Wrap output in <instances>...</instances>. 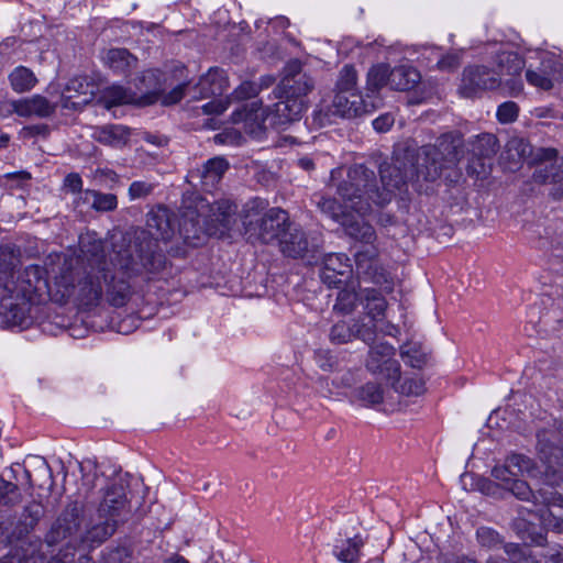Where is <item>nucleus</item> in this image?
<instances>
[{"label": "nucleus", "instance_id": "e2e57ef3", "mask_svg": "<svg viewBox=\"0 0 563 563\" xmlns=\"http://www.w3.org/2000/svg\"><path fill=\"white\" fill-rule=\"evenodd\" d=\"M461 64V56L457 53H449L442 56L438 63L437 67L440 70L451 71L457 68Z\"/></svg>", "mask_w": 563, "mask_h": 563}, {"label": "nucleus", "instance_id": "680f3d73", "mask_svg": "<svg viewBox=\"0 0 563 563\" xmlns=\"http://www.w3.org/2000/svg\"><path fill=\"white\" fill-rule=\"evenodd\" d=\"M233 95L238 100L253 98L258 95L257 86L255 85V81H243L234 89Z\"/></svg>", "mask_w": 563, "mask_h": 563}, {"label": "nucleus", "instance_id": "c03bdc74", "mask_svg": "<svg viewBox=\"0 0 563 563\" xmlns=\"http://www.w3.org/2000/svg\"><path fill=\"white\" fill-rule=\"evenodd\" d=\"M211 209L221 225L224 229H229L231 224V218L235 214L238 209L236 205L228 199H222L214 201Z\"/></svg>", "mask_w": 563, "mask_h": 563}, {"label": "nucleus", "instance_id": "5fc2aeb1", "mask_svg": "<svg viewBox=\"0 0 563 563\" xmlns=\"http://www.w3.org/2000/svg\"><path fill=\"white\" fill-rule=\"evenodd\" d=\"M401 356L413 368H421L428 363V354L416 345L408 346L407 350L401 352Z\"/></svg>", "mask_w": 563, "mask_h": 563}, {"label": "nucleus", "instance_id": "f3484780", "mask_svg": "<svg viewBox=\"0 0 563 563\" xmlns=\"http://www.w3.org/2000/svg\"><path fill=\"white\" fill-rule=\"evenodd\" d=\"M274 104V109L267 113L269 124L274 128H282L288 123L300 120L307 108L306 100L283 96Z\"/></svg>", "mask_w": 563, "mask_h": 563}, {"label": "nucleus", "instance_id": "e433bc0d", "mask_svg": "<svg viewBox=\"0 0 563 563\" xmlns=\"http://www.w3.org/2000/svg\"><path fill=\"white\" fill-rule=\"evenodd\" d=\"M539 166L533 173V179L538 184H558L563 180V162H552Z\"/></svg>", "mask_w": 563, "mask_h": 563}, {"label": "nucleus", "instance_id": "c9c22d12", "mask_svg": "<svg viewBox=\"0 0 563 563\" xmlns=\"http://www.w3.org/2000/svg\"><path fill=\"white\" fill-rule=\"evenodd\" d=\"M9 81L15 92L30 91L37 82L34 73L24 66L15 67L9 75Z\"/></svg>", "mask_w": 563, "mask_h": 563}, {"label": "nucleus", "instance_id": "a878e982", "mask_svg": "<svg viewBox=\"0 0 563 563\" xmlns=\"http://www.w3.org/2000/svg\"><path fill=\"white\" fill-rule=\"evenodd\" d=\"M229 168V163L223 157H213L207 161L201 169L197 170L201 187L206 191H212L222 179Z\"/></svg>", "mask_w": 563, "mask_h": 563}, {"label": "nucleus", "instance_id": "f257e3e1", "mask_svg": "<svg viewBox=\"0 0 563 563\" xmlns=\"http://www.w3.org/2000/svg\"><path fill=\"white\" fill-rule=\"evenodd\" d=\"M461 146V137L448 133L441 135L437 144L423 145L417 156L413 151H395L390 162L380 164L379 180L365 165H352L349 179L338 188L339 194L358 212L366 213L374 203H389L395 192L408 183L440 178L445 164L460 161Z\"/></svg>", "mask_w": 563, "mask_h": 563}, {"label": "nucleus", "instance_id": "20e7f679", "mask_svg": "<svg viewBox=\"0 0 563 563\" xmlns=\"http://www.w3.org/2000/svg\"><path fill=\"white\" fill-rule=\"evenodd\" d=\"M497 68L486 65H468L462 73L460 93L466 98L481 96L488 90L504 88L516 97L522 89L521 71L525 60L515 52H500L496 56Z\"/></svg>", "mask_w": 563, "mask_h": 563}, {"label": "nucleus", "instance_id": "58836bf2", "mask_svg": "<svg viewBox=\"0 0 563 563\" xmlns=\"http://www.w3.org/2000/svg\"><path fill=\"white\" fill-rule=\"evenodd\" d=\"M389 84V66L386 64L374 65L367 73L366 89L375 93Z\"/></svg>", "mask_w": 563, "mask_h": 563}, {"label": "nucleus", "instance_id": "4d7b16f0", "mask_svg": "<svg viewBox=\"0 0 563 563\" xmlns=\"http://www.w3.org/2000/svg\"><path fill=\"white\" fill-rule=\"evenodd\" d=\"M518 113V104L514 101H506L498 107L496 117L500 123L506 124L516 121Z\"/></svg>", "mask_w": 563, "mask_h": 563}, {"label": "nucleus", "instance_id": "774afa93", "mask_svg": "<svg viewBox=\"0 0 563 563\" xmlns=\"http://www.w3.org/2000/svg\"><path fill=\"white\" fill-rule=\"evenodd\" d=\"M64 186H65V188L69 189L74 194L80 192L81 188H82L81 177L79 176V174H76V173L68 174L65 177Z\"/></svg>", "mask_w": 563, "mask_h": 563}, {"label": "nucleus", "instance_id": "423d86ee", "mask_svg": "<svg viewBox=\"0 0 563 563\" xmlns=\"http://www.w3.org/2000/svg\"><path fill=\"white\" fill-rule=\"evenodd\" d=\"M267 207V200L254 198L245 205L243 217L245 233L265 244L279 242L290 223L285 210Z\"/></svg>", "mask_w": 563, "mask_h": 563}, {"label": "nucleus", "instance_id": "864d4df0", "mask_svg": "<svg viewBox=\"0 0 563 563\" xmlns=\"http://www.w3.org/2000/svg\"><path fill=\"white\" fill-rule=\"evenodd\" d=\"M44 516V507L41 503L32 501L25 506L22 520L23 525L26 528H34V526L40 521V519Z\"/></svg>", "mask_w": 563, "mask_h": 563}, {"label": "nucleus", "instance_id": "7c9ffc66", "mask_svg": "<svg viewBox=\"0 0 563 563\" xmlns=\"http://www.w3.org/2000/svg\"><path fill=\"white\" fill-rule=\"evenodd\" d=\"M98 102L107 109L128 103L137 104V95L123 86L111 85L101 91Z\"/></svg>", "mask_w": 563, "mask_h": 563}, {"label": "nucleus", "instance_id": "49530a36", "mask_svg": "<svg viewBox=\"0 0 563 563\" xmlns=\"http://www.w3.org/2000/svg\"><path fill=\"white\" fill-rule=\"evenodd\" d=\"M376 321H373V319H369L368 322H364V320L358 319L354 320L353 325V338L360 339L363 342L369 344L374 341L375 334H376Z\"/></svg>", "mask_w": 563, "mask_h": 563}, {"label": "nucleus", "instance_id": "c756f323", "mask_svg": "<svg viewBox=\"0 0 563 563\" xmlns=\"http://www.w3.org/2000/svg\"><path fill=\"white\" fill-rule=\"evenodd\" d=\"M92 135L101 144L122 147L129 142L131 130L120 124H107L97 128Z\"/></svg>", "mask_w": 563, "mask_h": 563}, {"label": "nucleus", "instance_id": "a211bd4d", "mask_svg": "<svg viewBox=\"0 0 563 563\" xmlns=\"http://www.w3.org/2000/svg\"><path fill=\"white\" fill-rule=\"evenodd\" d=\"M32 303L25 299H16L13 294H8L1 299L0 316L8 327H27L31 322Z\"/></svg>", "mask_w": 563, "mask_h": 563}, {"label": "nucleus", "instance_id": "dca6fc26", "mask_svg": "<svg viewBox=\"0 0 563 563\" xmlns=\"http://www.w3.org/2000/svg\"><path fill=\"white\" fill-rule=\"evenodd\" d=\"M97 512H99V519L108 517L118 522L126 519L130 509L123 485L113 484L108 487Z\"/></svg>", "mask_w": 563, "mask_h": 563}, {"label": "nucleus", "instance_id": "393cba45", "mask_svg": "<svg viewBox=\"0 0 563 563\" xmlns=\"http://www.w3.org/2000/svg\"><path fill=\"white\" fill-rule=\"evenodd\" d=\"M364 540L360 534L354 537H342L334 540L332 554L342 563H357Z\"/></svg>", "mask_w": 563, "mask_h": 563}, {"label": "nucleus", "instance_id": "4c0bfd02", "mask_svg": "<svg viewBox=\"0 0 563 563\" xmlns=\"http://www.w3.org/2000/svg\"><path fill=\"white\" fill-rule=\"evenodd\" d=\"M358 299L360 295L356 292V284L352 282L347 287L339 291L334 310L342 314H349L354 311Z\"/></svg>", "mask_w": 563, "mask_h": 563}, {"label": "nucleus", "instance_id": "f8f14e48", "mask_svg": "<svg viewBox=\"0 0 563 563\" xmlns=\"http://www.w3.org/2000/svg\"><path fill=\"white\" fill-rule=\"evenodd\" d=\"M82 505L78 501L68 504L53 525L47 538L49 543H57L67 538L78 540Z\"/></svg>", "mask_w": 563, "mask_h": 563}, {"label": "nucleus", "instance_id": "0eeeda50", "mask_svg": "<svg viewBox=\"0 0 563 563\" xmlns=\"http://www.w3.org/2000/svg\"><path fill=\"white\" fill-rule=\"evenodd\" d=\"M313 78L303 71L302 64L298 59L288 62L283 69V77L273 90L275 98L283 96L306 100V97L313 90Z\"/></svg>", "mask_w": 563, "mask_h": 563}, {"label": "nucleus", "instance_id": "3c124183", "mask_svg": "<svg viewBox=\"0 0 563 563\" xmlns=\"http://www.w3.org/2000/svg\"><path fill=\"white\" fill-rule=\"evenodd\" d=\"M506 460L508 465L512 467L517 475L525 473L532 475L536 468L534 462L529 456L520 453H511L506 457Z\"/></svg>", "mask_w": 563, "mask_h": 563}, {"label": "nucleus", "instance_id": "7ed1b4c3", "mask_svg": "<svg viewBox=\"0 0 563 563\" xmlns=\"http://www.w3.org/2000/svg\"><path fill=\"white\" fill-rule=\"evenodd\" d=\"M80 251L87 261L77 268H65L56 277L62 297L81 310H91L103 300L104 254L100 241H80Z\"/></svg>", "mask_w": 563, "mask_h": 563}, {"label": "nucleus", "instance_id": "473e14b6", "mask_svg": "<svg viewBox=\"0 0 563 563\" xmlns=\"http://www.w3.org/2000/svg\"><path fill=\"white\" fill-rule=\"evenodd\" d=\"M206 84H210L211 88H206L205 97L221 96L229 86L225 71L218 67L210 68L200 77V86Z\"/></svg>", "mask_w": 563, "mask_h": 563}, {"label": "nucleus", "instance_id": "052dcab7", "mask_svg": "<svg viewBox=\"0 0 563 563\" xmlns=\"http://www.w3.org/2000/svg\"><path fill=\"white\" fill-rule=\"evenodd\" d=\"M154 185L147 181H133L129 187V197L131 200L145 198L152 194Z\"/></svg>", "mask_w": 563, "mask_h": 563}, {"label": "nucleus", "instance_id": "69168bd1", "mask_svg": "<svg viewBox=\"0 0 563 563\" xmlns=\"http://www.w3.org/2000/svg\"><path fill=\"white\" fill-rule=\"evenodd\" d=\"M544 563H563V545L554 544L543 555Z\"/></svg>", "mask_w": 563, "mask_h": 563}, {"label": "nucleus", "instance_id": "ea45409f", "mask_svg": "<svg viewBox=\"0 0 563 563\" xmlns=\"http://www.w3.org/2000/svg\"><path fill=\"white\" fill-rule=\"evenodd\" d=\"M390 382L393 388L405 396H419L424 393V383L418 378H401L400 374L393 379H387Z\"/></svg>", "mask_w": 563, "mask_h": 563}, {"label": "nucleus", "instance_id": "338daca9", "mask_svg": "<svg viewBox=\"0 0 563 563\" xmlns=\"http://www.w3.org/2000/svg\"><path fill=\"white\" fill-rule=\"evenodd\" d=\"M394 124V117L391 114H383L373 121V128L377 132H387Z\"/></svg>", "mask_w": 563, "mask_h": 563}, {"label": "nucleus", "instance_id": "4468645a", "mask_svg": "<svg viewBox=\"0 0 563 563\" xmlns=\"http://www.w3.org/2000/svg\"><path fill=\"white\" fill-rule=\"evenodd\" d=\"M95 93L96 85L91 79L86 76L74 77L65 87L62 106L66 109H81L92 101Z\"/></svg>", "mask_w": 563, "mask_h": 563}, {"label": "nucleus", "instance_id": "72a5a7b5", "mask_svg": "<svg viewBox=\"0 0 563 563\" xmlns=\"http://www.w3.org/2000/svg\"><path fill=\"white\" fill-rule=\"evenodd\" d=\"M353 396L363 406L375 407L384 401L385 390L379 384L368 382L356 388L353 391Z\"/></svg>", "mask_w": 563, "mask_h": 563}, {"label": "nucleus", "instance_id": "2f4dec72", "mask_svg": "<svg viewBox=\"0 0 563 563\" xmlns=\"http://www.w3.org/2000/svg\"><path fill=\"white\" fill-rule=\"evenodd\" d=\"M365 301V310L373 321L382 320L385 316L387 301L379 291L373 288H366L361 297Z\"/></svg>", "mask_w": 563, "mask_h": 563}, {"label": "nucleus", "instance_id": "de8ad7c7", "mask_svg": "<svg viewBox=\"0 0 563 563\" xmlns=\"http://www.w3.org/2000/svg\"><path fill=\"white\" fill-rule=\"evenodd\" d=\"M476 539L481 547L489 550L499 548L504 542L500 534L488 527H479L476 530Z\"/></svg>", "mask_w": 563, "mask_h": 563}, {"label": "nucleus", "instance_id": "4be33fe9", "mask_svg": "<svg viewBox=\"0 0 563 563\" xmlns=\"http://www.w3.org/2000/svg\"><path fill=\"white\" fill-rule=\"evenodd\" d=\"M119 523L108 517L99 519V512H97V517L91 519L85 532L78 534V540L84 543L100 544L114 533Z\"/></svg>", "mask_w": 563, "mask_h": 563}, {"label": "nucleus", "instance_id": "6e6552de", "mask_svg": "<svg viewBox=\"0 0 563 563\" xmlns=\"http://www.w3.org/2000/svg\"><path fill=\"white\" fill-rule=\"evenodd\" d=\"M355 267L358 276L379 286L385 292L393 291L394 279L380 264L379 253L375 246L355 254Z\"/></svg>", "mask_w": 563, "mask_h": 563}, {"label": "nucleus", "instance_id": "a19ab883", "mask_svg": "<svg viewBox=\"0 0 563 563\" xmlns=\"http://www.w3.org/2000/svg\"><path fill=\"white\" fill-rule=\"evenodd\" d=\"M526 79L530 85L542 90H550L553 87L552 70L547 66V62H543L538 69H527Z\"/></svg>", "mask_w": 563, "mask_h": 563}, {"label": "nucleus", "instance_id": "b1692460", "mask_svg": "<svg viewBox=\"0 0 563 563\" xmlns=\"http://www.w3.org/2000/svg\"><path fill=\"white\" fill-rule=\"evenodd\" d=\"M103 63L113 74L129 76L139 64V59L126 48H111L106 52Z\"/></svg>", "mask_w": 563, "mask_h": 563}, {"label": "nucleus", "instance_id": "ddd939ff", "mask_svg": "<svg viewBox=\"0 0 563 563\" xmlns=\"http://www.w3.org/2000/svg\"><path fill=\"white\" fill-rule=\"evenodd\" d=\"M394 346L386 342L372 345L366 360V368L373 374H382L386 379H393L400 372V364L394 358Z\"/></svg>", "mask_w": 563, "mask_h": 563}, {"label": "nucleus", "instance_id": "6ab92c4d", "mask_svg": "<svg viewBox=\"0 0 563 563\" xmlns=\"http://www.w3.org/2000/svg\"><path fill=\"white\" fill-rule=\"evenodd\" d=\"M163 73L157 69H148L143 71L135 84L141 92L137 95L139 106H150L157 102L164 92Z\"/></svg>", "mask_w": 563, "mask_h": 563}, {"label": "nucleus", "instance_id": "1a4fd4ad", "mask_svg": "<svg viewBox=\"0 0 563 563\" xmlns=\"http://www.w3.org/2000/svg\"><path fill=\"white\" fill-rule=\"evenodd\" d=\"M352 166H350L349 168H351ZM349 170L347 169V173H346V178L335 183L338 176L341 175V169H333L331 172V176H330V185L335 187V192L339 195V197L343 200L344 202V206L341 205L335 198L333 197H330V196H325L323 194H314L313 197H312V200L313 202L316 203L317 208L325 216H328L329 218H331L332 220H334L335 222L340 223L342 222L343 218L347 217L349 216V212L346 211V209H351L353 210L354 212H356L358 216L361 217H365L367 214H369L374 207H383L384 205H376L374 203L372 206V209L371 211L366 212V213H362V212H358L356 209H354L352 206H351V201H347V199H345L343 196H341L339 194V186L346 181L349 179Z\"/></svg>", "mask_w": 563, "mask_h": 563}, {"label": "nucleus", "instance_id": "6e6d98bb", "mask_svg": "<svg viewBox=\"0 0 563 563\" xmlns=\"http://www.w3.org/2000/svg\"><path fill=\"white\" fill-rule=\"evenodd\" d=\"M506 489L520 500L532 501L533 499L534 489H532L527 482L517 477L510 483L509 486H507Z\"/></svg>", "mask_w": 563, "mask_h": 563}, {"label": "nucleus", "instance_id": "a18cd8bd", "mask_svg": "<svg viewBox=\"0 0 563 563\" xmlns=\"http://www.w3.org/2000/svg\"><path fill=\"white\" fill-rule=\"evenodd\" d=\"M517 527L520 529L519 533L523 542L537 547L545 545V536L538 530L536 526L529 525L526 521H520Z\"/></svg>", "mask_w": 563, "mask_h": 563}, {"label": "nucleus", "instance_id": "cd10ccee", "mask_svg": "<svg viewBox=\"0 0 563 563\" xmlns=\"http://www.w3.org/2000/svg\"><path fill=\"white\" fill-rule=\"evenodd\" d=\"M420 73L410 65H399L389 68L388 86L398 91H408L413 89L420 81Z\"/></svg>", "mask_w": 563, "mask_h": 563}, {"label": "nucleus", "instance_id": "9d476101", "mask_svg": "<svg viewBox=\"0 0 563 563\" xmlns=\"http://www.w3.org/2000/svg\"><path fill=\"white\" fill-rule=\"evenodd\" d=\"M42 273L43 271L38 266L26 267L15 280L10 278V288H5V291L15 295L16 299H25L34 303L47 288Z\"/></svg>", "mask_w": 563, "mask_h": 563}, {"label": "nucleus", "instance_id": "37998d69", "mask_svg": "<svg viewBox=\"0 0 563 563\" xmlns=\"http://www.w3.org/2000/svg\"><path fill=\"white\" fill-rule=\"evenodd\" d=\"M16 264L18 260L11 251L0 249V288L3 290L10 288V278L13 277Z\"/></svg>", "mask_w": 563, "mask_h": 563}, {"label": "nucleus", "instance_id": "8fccbe9b", "mask_svg": "<svg viewBox=\"0 0 563 563\" xmlns=\"http://www.w3.org/2000/svg\"><path fill=\"white\" fill-rule=\"evenodd\" d=\"M329 338L334 344H345L351 342L354 339L353 325L345 321L336 322L332 325Z\"/></svg>", "mask_w": 563, "mask_h": 563}, {"label": "nucleus", "instance_id": "5701e85b", "mask_svg": "<svg viewBox=\"0 0 563 563\" xmlns=\"http://www.w3.org/2000/svg\"><path fill=\"white\" fill-rule=\"evenodd\" d=\"M13 111L20 117L46 118L55 112L56 106L41 95H34L12 103Z\"/></svg>", "mask_w": 563, "mask_h": 563}, {"label": "nucleus", "instance_id": "f03ea898", "mask_svg": "<svg viewBox=\"0 0 563 563\" xmlns=\"http://www.w3.org/2000/svg\"><path fill=\"white\" fill-rule=\"evenodd\" d=\"M148 231H142L134 243L114 251L110 262L104 260L103 300L110 306H126L136 294V279L150 278L166 265L158 240L169 241L174 229L166 211L148 213Z\"/></svg>", "mask_w": 563, "mask_h": 563}, {"label": "nucleus", "instance_id": "bb28decb", "mask_svg": "<svg viewBox=\"0 0 563 563\" xmlns=\"http://www.w3.org/2000/svg\"><path fill=\"white\" fill-rule=\"evenodd\" d=\"M232 118L236 123L243 121L246 132L254 135L266 128L265 122L268 120L266 111L257 102L252 103L251 109L245 107L242 110L234 111Z\"/></svg>", "mask_w": 563, "mask_h": 563}, {"label": "nucleus", "instance_id": "13d9d810", "mask_svg": "<svg viewBox=\"0 0 563 563\" xmlns=\"http://www.w3.org/2000/svg\"><path fill=\"white\" fill-rule=\"evenodd\" d=\"M186 91H189V93L192 95V90H191V86L189 82H183L178 86H176L175 88H173L168 93H162L161 98L162 99V104L164 106H172V104H176L177 102H179Z\"/></svg>", "mask_w": 563, "mask_h": 563}, {"label": "nucleus", "instance_id": "bf43d9fd", "mask_svg": "<svg viewBox=\"0 0 563 563\" xmlns=\"http://www.w3.org/2000/svg\"><path fill=\"white\" fill-rule=\"evenodd\" d=\"M492 476L501 483L503 488H507L510 483L516 478L517 473L512 470L511 466L508 465L507 460H505L504 465L495 466L492 470Z\"/></svg>", "mask_w": 563, "mask_h": 563}, {"label": "nucleus", "instance_id": "09e8293b", "mask_svg": "<svg viewBox=\"0 0 563 563\" xmlns=\"http://www.w3.org/2000/svg\"><path fill=\"white\" fill-rule=\"evenodd\" d=\"M357 73L351 65H345L339 75L336 81L338 92H353L356 87Z\"/></svg>", "mask_w": 563, "mask_h": 563}, {"label": "nucleus", "instance_id": "2eb2a0df", "mask_svg": "<svg viewBox=\"0 0 563 563\" xmlns=\"http://www.w3.org/2000/svg\"><path fill=\"white\" fill-rule=\"evenodd\" d=\"M351 260L344 253H331L323 258L320 271L321 280L329 287H339L352 276Z\"/></svg>", "mask_w": 563, "mask_h": 563}, {"label": "nucleus", "instance_id": "0e129e2a", "mask_svg": "<svg viewBox=\"0 0 563 563\" xmlns=\"http://www.w3.org/2000/svg\"><path fill=\"white\" fill-rule=\"evenodd\" d=\"M355 383L356 376L352 371H346L341 375L335 376L332 380V384L338 388H349L352 387Z\"/></svg>", "mask_w": 563, "mask_h": 563}, {"label": "nucleus", "instance_id": "79ce46f5", "mask_svg": "<svg viewBox=\"0 0 563 563\" xmlns=\"http://www.w3.org/2000/svg\"><path fill=\"white\" fill-rule=\"evenodd\" d=\"M84 195L86 201L92 198L91 207L97 211L108 212L118 207V198L113 194H103L97 190L87 189Z\"/></svg>", "mask_w": 563, "mask_h": 563}, {"label": "nucleus", "instance_id": "39448f33", "mask_svg": "<svg viewBox=\"0 0 563 563\" xmlns=\"http://www.w3.org/2000/svg\"><path fill=\"white\" fill-rule=\"evenodd\" d=\"M559 431H539L538 454L545 465L542 485L534 490L532 503L544 505L551 516H555L552 508L563 509V496L555 487L563 485V446L556 441L561 437Z\"/></svg>", "mask_w": 563, "mask_h": 563}, {"label": "nucleus", "instance_id": "aec40b11", "mask_svg": "<svg viewBox=\"0 0 563 563\" xmlns=\"http://www.w3.org/2000/svg\"><path fill=\"white\" fill-rule=\"evenodd\" d=\"M507 150L511 157L517 156L518 159L528 161L531 164L539 161H551L558 155V151L552 147L534 150L530 142L523 137H512L507 143Z\"/></svg>", "mask_w": 563, "mask_h": 563}, {"label": "nucleus", "instance_id": "412c9836", "mask_svg": "<svg viewBox=\"0 0 563 563\" xmlns=\"http://www.w3.org/2000/svg\"><path fill=\"white\" fill-rule=\"evenodd\" d=\"M366 111L365 101L355 92H336L331 104L332 114L341 118L358 117Z\"/></svg>", "mask_w": 563, "mask_h": 563}, {"label": "nucleus", "instance_id": "603ef678", "mask_svg": "<svg viewBox=\"0 0 563 563\" xmlns=\"http://www.w3.org/2000/svg\"><path fill=\"white\" fill-rule=\"evenodd\" d=\"M21 494L15 484L0 478V505L12 506L20 501Z\"/></svg>", "mask_w": 563, "mask_h": 563}, {"label": "nucleus", "instance_id": "9b49d317", "mask_svg": "<svg viewBox=\"0 0 563 563\" xmlns=\"http://www.w3.org/2000/svg\"><path fill=\"white\" fill-rule=\"evenodd\" d=\"M280 251L292 258H305L313 255L319 249L318 236H308L301 228L290 221L288 229L279 240Z\"/></svg>", "mask_w": 563, "mask_h": 563}, {"label": "nucleus", "instance_id": "f704fd0d", "mask_svg": "<svg viewBox=\"0 0 563 563\" xmlns=\"http://www.w3.org/2000/svg\"><path fill=\"white\" fill-rule=\"evenodd\" d=\"M471 146L472 154L478 158H490L499 148L497 137L490 133L476 135Z\"/></svg>", "mask_w": 563, "mask_h": 563}, {"label": "nucleus", "instance_id": "c85d7f7f", "mask_svg": "<svg viewBox=\"0 0 563 563\" xmlns=\"http://www.w3.org/2000/svg\"><path fill=\"white\" fill-rule=\"evenodd\" d=\"M341 227L351 239L374 246L377 236L374 228L368 222L349 213L347 217L343 218Z\"/></svg>", "mask_w": 563, "mask_h": 563}]
</instances>
